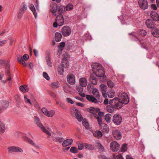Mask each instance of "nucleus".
Segmentation results:
<instances>
[{
	"label": "nucleus",
	"mask_w": 159,
	"mask_h": 159,
	"mask_svg": "<svg viewBox=\"0 0 159 159\" xmlns=\"http://www.w3.org/2000/svg\"><path fill=\"white\" fill-rule=\"evenodd\" d=\"M65 7L66 11H69L72 9L73 5L71 4H69Z\"/></svg>",
	"instance_id": "a19ab883"
},
{
	"label": "nucleus",
	"mask_w": 159,
	"mask_h": 159,
	"mask_svg": "<svg viewBox=\"0 0 159 159\" xmlns=\"http://www.w3.org/2000/svg\"><path fill=\"white\" fill-rule=\"evenodd\" d=\"M43 76L47 80H48L50 79V77L48 74L46 72H43Z\"/></svg>",
	"instance_id": "5fc2aeb1"
},
{
	"label": "nucleus",
	"mask_w": 159,
	"mask_h": 159,
	"mask_svg": "<svg viewBox=\"0 0 159 159\" xmlns=\"http://www.w3.org/2000/svg\"><path fill=\"white\" fill-rule=\"evenodd\" d=\"M41 110L44 114L48 116V111L47 109L45 107H43L42 109Z\"/></svg>",
	"instance_id": "09e8293b"
},
{
	"label": "nucleus",
	"mask_w": 159,
	"mask_h": 159,
	"mask_svg": "<svg viewBox=\"0 0 159 159\" xmlns=\"http://www.w3.org/2000/svg\"><path fill=\"white\" fill-rule=\"evenodd\" d=\"M65 11V7L61 6L58 7V12L59 13V15L63 13H64Z\"/></svg>",
	"instance_id": "bb28decb"
},
{
	"label": "nucleus",
	"mask_w": 159,
	"mask_h": 159,
	"mask_svg": "<svg viewBox=\"0 0 159 159\" xmlns=\"http://www.w3.org/2000/svg\"><path fill=\"white\" fill-rule=\"evenodd\" d=\"M58 6L56 4H52L50 5V10L52 13V15L56 16L57 13L58 12Z\"/></svg>",
	"instance_id": "9b49d317"
},
{
	"label": "nucleus",
	"mask_w": 159,
	"mask_h": 159,
	"mask_svg": "<svg viewBox=\"0 0 159 159\" xmlns=\"http://www.w3.org/2000/svg\"><path fill=\"white\" fill-rule=\"evenodd\" d=\"M59 85L60 84L58 82H56L52 83L51 84V86L52 88L54 89L59 87Z\"/></svg>",
	"instance_id": "e433bc0d"
},
{
	"label": "nucleus",
	"mask_w": 159,
	"mask_h": 159,
	"mask_svg": "<svg viewBox=\"0 0 159 159\" xmlns=\"http://www.w3.org/2000/svg\"><path fill=\"white\" fill-rule=\"evenodd\" d=\"M64 19L62 15H58L56 17L55 21L53 24V26L54 28L57 27L58 26H61L64 24Z\"/></svg>",
	"instance_id": "7ed1b4c3"
},
{
	"label": "nucleus",
	"mask_w": 159,
	"mask_h": 159,
	"mask_svg": "<svg viewBox=\"0 0 159 159\" xmlns=\"http://www.w3.org/2000/svg\"><path fill=\"white\" fill-rule=\"evenodd\" d=\"M84 147V145L83 143H80L78 144V148L79 150H82Z\"/></svg>",
	"instance_id": "052dcab7"
},
{
	"label": "nucleus",
	"mask_w": 159,
	"mask_h": 159,
	"mask_svg": "<svg viewBox=\"0 0 159 159\" xmlns=\"http://www.w3.org/2000/svg\"><path fill=\"white\" fill-rule=\"evenodd\" d=\"M98 157L100 159H108L104 155H100L98 156Z\"/></svg>",
	"instance_id": "69168bd1"
},
{
	"label": "nucleus",
	"mask_w": 159,
	"mask_h": 159,
	"mask_svg": "<svg viewBox=\"0 0 159 159\" xmlns=\"http://www.w3.org/2000/svg\"><path fill=\"white\" fill-rule=\"evenodd\" d=\"M116 157L117 159H124L123 157L120 154L117 155L116 156Z\"/></svg>",
	"instance_id": "774afa93"
},
{
	"label": "nucleus",
	"mask_w": 159,
	"mask_h": 159,
	"mask_svg": "<svg viewBox=\"0 0 159 159\" xmlns=\"http://www.w3.org/2000/svg\"><path fill=\"white\" fill-rule=\"evenodd\" d=\"M137 39L140 42V44L141 45L142 47L145 49L147 48V45L145 41L141 40L138 38H137Z\"/></svg>",
	"instance_id": "c85d7f7f"
},
{
	"label": "nucleus",
	"mask_w": 159,
	"mask_h": 159,
	"mask_svg": "<svg viewBox=\"0 0 159 159\" xmlns=\"http://www.w3.org/2000/svg\"><path fill=\"white\" fill-rule=\"evenodd\" d=\"M107 95L109 98H111L114 96L115 93L113 92L109 91L107 92Z\"/></svg>",
	"instance_id": "3c124183"
},
{
	"label": "nucleus",
	"mask_w": 159,
	"mask_h": 159,
	"mask_svg": "<svg viewBox=\"0 0 159 159\" xmlns=\"http://www.w3.org/2000/svg\"><path fill=\"white\" fill-rule=\"evenodd\" d=\"M151 16L152 18L155 21H157L159 20L158 14L155 11H152L151 12Z\"/></svg>",
	"instance_id": "4468645a"
},
{
	"label": "nucleus",
	"mask_w": 159,
	"mask_h": 159,
	"mask_svg": "<svg viewBox=\"0 0 159 159\" xmlns=\"http://www.w3.org/2000/svg\"><path fill=\"white\" fill-rule=\"evenodd\" d=\"M92 71L94 74H91L89 80L94 85L97 84V80L95 76L102 79L101 80L102 82L106 80V77L105 75V71L100 64L95 63L92 66Z\"/></svg>",
	"instance_id": "f03ea898"
},
{
	"label": "nucleus",
	"mask_w": 159,
	"mask_h": 159,
	"mask_svg": "<svg viewBox=\"0 0 159 159\" xmlns=\"http://www.w3.org/2000/svg\"><path fill=\"white\" fill-rule=\"evenodd\" d=\"M63 140V139L62 137H56V141L59 143H61Z\"/></svg>",
	"instance_id": "6e6d98bb"
},
{
	"label": "nucleus",
	"mask_w": 159,
	"mask_h": 159,
	"mask_svg": "<svg viewBox=\"0 0 159 159\" xmlns=\"http://www.w3.org/2000/svg\"><path fill=\"white\" fill-rule=\"evenodd\" d=\"M71 31V29L69 26H65L62 28L61 32L64 36L67 37L70 35Z\"/></svg>",
	"instance_id": "39448f33"
},
{
	"label": "nucleus",
	"mask_w": 159,
	"mask_h": 159,
	"mask_svg": "<svg viewBox=\"0 0 159 159\" xmlns=\"http://www.w3.org/2000/svg\"><path fill=\"white\" fill-rule=\"evenodd\" d=\"M98 157L100 159H108L104 155H100L98 156Z\"/></svg>",
	"instance_id": "338daca9"
},
{
	"label": "nucleus",
	"mask_w": 159,
	"mask_h": 159,
	"mask_svg": "<svg viewBox=\"0 0 159 159\" xmlns=\"http://www.w3.org/2000/svg\"><path fill=\"white\" fill-rule=\"evenodd\" d=\"M55 114V111L53 110H51L49 112L48 111V117H52Z\"/></svg>",
	"instance_id": "4d7b16f0"
},
{
	"label": "nucleus",
	"mask_w": 159,
	"mask_h": 159,
	"mask_svg": "<svg viewBox=\"0 0 159 159\" xmlns=\"http://www.w3.org/2000/svg\"><path fill=\"white\" fill-rule=\"evenodd\" d=\"M102 93L107 92V86L104 84H101L100 85Z\"/></svg>",
	"instance_id": "f704fd0d"
},
{
	"label": "nucleus",
	"mask_w": 159,
	"mask_h": 159,
	"mask_svg": "<svg viewBox=\"0 0 159 159\" xmlns=\"http://www.w3.org/2000/svg\"><path fill=\"white\" fill-rule=\"evenodd\" d=\"M99 126L103 132L108 133L109 131L108 126L107 124L104 123L99 125Z\"/></svg>",
	"instance_id": "f3484780"
},
{
	"label": "nucleus",
	"mask_w": 159,
	"mask_h": 159,
	"mask_svg": "<svg viewBox=\"0 0 159 159\" xmlns=\"http://www.w3.org/2000/svg\"><path fill=\"white\" fill-rule=\"evenodd\" d=\"M92 92L93 95L96 98H99V93L98 90L96 88H93L92 89Z\"/></svg>",
	"instance_id": "7c9ffc66"
},
{
	"label": "nucleus",
	"mask_w": 159,
	"mask_h": 159,
	"mask_svg": "<svg viewBox=\"0 0 159 159\" xmlns=\"http://www.w3.org/2000/svg\"><path fill=\"white\" fill-rule=\"evenodd\" d=\"M46 61L48 65L50 67H52V62L51 60V57L50 54L49 53H47L46 56Z\"/></svg>",
	"instance_id": "4be33fe9"
},
{
	"label": "nucleus",
	"mask_w": 159,
	"mask_h": 159,
	"mask_svg": "<svg viewBox=\"0 0 159 159\" xmlns=\"http://www.w3.org/2000/svg\"><path fill=\"white\" fill-rule=\"evenodd\" d=\"M111 114L109 113L107 114L105 116V119L106 121L108 123H110L111 122Z\"/></svg>",
	"instance_id": "c9c22d12"
},
{
	"label": "nucleus",
	"mask_w": 159,
	"mask_h": 159,
	"mask_svg": "<svg viewBox=\"0 0 159 159\" xmlns=\"http://www.w3.org/2000/svg\"><path fill=\"white\" fill-rule=\"evenodd\" d=\"M28 143H29L31 145H32L34 146L35 147L37 148H39V146L38 145H37L36 144L34 143L33 141L31 139H29V140L28 141Z\"/></svg>",
	"instance_id": "de8ad7c7"
},
{
	"label": "nucleus",
	"mask_w": 159,
	"mask_h": 159,
	"mask_svg": "<svg viewBox=\"0 0 159 159\" xmlns=\"http://www.w3.org/2000/svg\"><path fill=\"white\" fill-rule=\"evenodd\" d=\"M100 109L98 108H94L91 107L87 109V111L93 114L95 117L96 115H98L97 113L100 111Z\"/></svg>",
	"instance_id": "f8f14e48"
},
{
	"label": "nucleus",
	"mask_w": 159,
	"mask_h": 159,
	"mask_svg": "<svg viewBox=\"0 0 159 159\" xmlns=\"http://www.w3.org/2000/svg\"><path fill=\"white\" fill-rule=\"evenodd\" d=\"M84 147L85 149L89 150H93L94 148L93 145L88 143L85 144Z\"/></svg>",
	"instance_id": "72a5a7b5"
},
{
	"label": "nucleus",
	"mask_w": 159,
	"mask_h": 159,
	"mask_svg": "<svg viewBox=\"0 0 159 159\" xmlns=\"http://www.w3.org/2000/svg\"><path fill=\"white\" fill-rule=\"evenodd\" d=\"M41 129L43 132L46 134L48 135H51V134L50 133V132H49L48 130H47L44 126H43L42 128H41Z\"/></svg>",
	"instance_id": "c03bdc74"
},
{
	"label": "nucleus",
	"mask_w": 159,
	"mask_h": 159,
	"mask_svg": "<svg viewBox=\"0 0 159 159\" xmlns=\"http://www.w3.org/2000/svg\"><path fill=\"white\" fill-rule=\"evenodd\" d=\"M1 108L2 110H5L9 106V102L7 100H2L1 102Z\"/></svg>",
	"instance_id": "a211bd4d"
},
{
	"label": "nucleus",
	"mask_w": 159,
	"mask_h": 159,
	"mask_svg": "<svg viewBox=\"0 0 159 159\" xmlns=\"http://www.w3.org/2000/svg\"><path fill=\"white\" fill-rule=\"evenodd\" d=\"M67 80L68 82L71 85H73L75 83V78L73 74L68 75L67 76Z\"/></svg>",
	"instance_id": "9d476101"
},
{
	"label": "nucleus",
	"mask_w": 159,
	"mask_h": 159,
	"mask_svg": "<svg viewBox=\"0 0 159 159\" xmlns=\"http://www.w3.org/2000/svg\"><path fill=\"white\" fill-rule=\"evenodd\" d=\"M34 106L36 108H39V106L37 102L35 100L33 102Z\"/></svg>",
	"instance_id": "680f3d73"
},
{
	"label": "nucleus",
	"mask_w": 159,
	"mask_h": 159,
	"mask_svg": "<svg viewBox=\"0 0 159 159\" xmlns=\"http://www.w3.org/2000/svg\"><path fill=\"white\" fill-rule=\"evenodd\" d=\"M74 112L75 113L76 117L77 119L78 120L79 122L81 121L83 119L82 116L80 111L75 107L74 108Z\"/></svg>",
	"instance_id": "2eb2a0df"
},
{
	"label": "nucleus",
	"mask_w": 159,
	"mask_h": 159,
	"mask_svg": "<svg viewBox=\"0 0 159 159\" xmlns=\"http://www.w3.org/2000/svg\"><path fill=\"white\" fill-rule=\"evenodd\" d=\"M61 65H63L64 68H67L69 66V62L67 60H65L64 59H62L61 61Z\"/></svg>",
	"instance_id": "2f4dec72"
},
{
	"label": "nucleus",
	"mask_w": 159,
	"mask_h": 159,
	"mask_svg": "<svg viewBox=\"0 0 159 159\" xmlns=\"http://www.w3.org/2000/svg\"><path fill=\"white\" fill-rule=\"evenodd\" d=\"M127 144L126 143L124 144L122 147L121 148V151L122 152H125L127 150Z\"/></svg>",
	"instance_id": "37998d69"
},
{
	"label": "nucleus",
	"mask_w": 159,
	"mask_h": 159,
	"mask_svg": "<svg viewBox=\"0 0 159 159\" xmlns=\"http://www.w3.org/2000/svg\"><path fill=\"white\" fill-rule=\"evenodd\" d=\"M30 10L33 12V14L34 16L35 19H36L37 17V13L34 5L32 4H30Z\"/></svg>",
	"instance_id": "a878e982"
},
{
	"label": "nucleus",
	"mask_w": 159,
	"mask_h": 159,
	"mask_svg": "<svg viewBox=\"0 0 159 159\" xmlns=\"http://www.w3.org/2000/svg\"><path fill=\"white\" fill-rule=\"evenodd\" d=\"M98 157L100 159H108L104 155H100L98 156Z\"/></svg>",
	"instance_id": "0e129e2a"
},
{
	"label": "nucleus",
	"mask_w": 159,
	"mask_h": 159,
	"mask_svg": "<svg viewBox=\"0 0 159 159\" xmlns=\"http://www.w3.org/2000/svg\"><path fill=\"white\" fill-rule=\"evenodd\" d=\"M34 121L36 124L39 127L40 129L42 128L43 126L41 122L39 119V117L36 116H34Z\"/></svg>",
	"instance_id": "412c9836"
},
{
	"label": "nucleus",
	"mask_w": 159,
	"mask_h": 159,
	"mask_svg": "<svg viewBox=\"0 0 159 159\" xmlns=\"http://www.w3.org/2000/svg\"><path fill=\"white\" fill-rule=\"evenodd\" d=\"M98 157L100 159H108L104 155H100L98 156Z\"/></svg>",
	"instance_id": "e2e57ef3"
},
{
	"label": "nucleus",
	"mask_w": 159,
	"mask_h": 159,
	"mask_svg": "<svg viewBox=\"0 0 159 159\" xmlns=\"http://www.w3.org/2000/svg\"><path fill=\"white\" fill-rule=\"evenodd\" d=\"M17 59L18 61L19 62H21L24 60L23 59V57L20 55H18L17 56Z\"/></svg>",
	"instance_id": "13d9d810"
},
{
	"label": "nucleus",
	"mask_w": 159,
	"mask_h": 159,
	"mask_svg": "<svg viewBox=\"0 0 159 159\" xmlns=\"http://www.w3.org/2000/svg\"><path fill=\"white\" fill-rule=\"evenodd\" d=\"M78 151L77 148L75 147H72L70 149V152L74 153L78 152Z\"/></svg>",
	"instance_id": "ea45409f"
},
{
	"label": "nucleus",
	"mask_w": 159,
	"mask_h": 159,
	"mask_svg": "<svg viewBox=\"0 0 159 159\" xmlns=\"http://www.w3.org/2000/svg\"><path fill=\"white\" fill-rule=\"evenodd\" d=\"M86 98L89 101L93 103H97L98 102L97 100L92 95H86Z\"/></svg>",
	"instance_id": "dca6fc26"
},
{
	"label": "nucleus",
	"mask_w": 159,
	"mask_h": 159,
	"mask_svg": "<svg viewBox=\"0 0 159 159\" xmlns=\"http://www.w3.org/2000/svg\"><path fill=\"white\" fill-rule=\"evenodd\" d=\"M94 117L97 119V122L99 126L103 123L102 122V117L100 116H98V115H96Z\"/></svg>",
	"instance_id": "58836bf2"
},
{
	"label": "nucleus",
	"mask_w": 159,
	"mask_h": 159,
	"mask_svg": "<svg viewBox=\"0 0 159 159\" xmlns=\"http://www.w3.org/2000/svg\"><path fill=\"white\" fill-rule=\"evenodd\" d=\"M113 137L116 140H119L121 139L122 136L120 130L115 129L112 132Z\"/></svg>",
	"instance_id": "6e6552de"
},
{
	"label": "nucleus",
	"mask_w": 159,
	"mask_h": 159,
	"mask_svg": "<svg viewBox=\"0 0 159 159\" xmlns=\"http://www.w3.org/2000/svg\"><path fill=\"white\" fill-rule=\"evenodd\" d=\"M26 8H27L26 6V5L24 3H23L22 4L20 7L19 11L21 12V13H24L25 11H26Z\"/></svg>",
	"instance_id": "473e14b6"
},
{
	"label": "nucleus",
	"mask_w": 159,
	"mask_h": 159,
	"mask_svg": "<svg viewBox=\"0 0 159 159\" xmlns=\"http://www.w3.org/2000/svg\"><path fill=\"white\" fill-rule=\"evenodd\" d=\"M24 101L25 103H29L30 105H32V103L30 100L27 98V96L26 95L24 96Z\"/></svg>",
	"instance_id": "8fccbe9b"
},
{
	"label": "nucleus",
	"mask_w": 159,
	"mask_h": 159,
	"mask_svg": "<svg viewBox=\"0 0 159 159\" xmlns=\"http://www.w3.org/2000/svg\"><path fill=\"white\" fill-rule=\"evenodd\" d=\"M15 98L16 101L17 102V103L19 104L20 103V97L18 95L15 96Z\"/></svg>",
	"instance_id": "a18cd8bd"
},
{
	"label": "nucleus",
	"mask_w": 159,
	"mask_h": 159,
	"mask_svg": "<svg viewBox=\"0 0 159 159\" xmlns=\"http://www.w3.org/2000/svg\"><path fill=\"white\" fill-rule=\"evenodd\" d=\"M93 136L98 138L101 137L102 136V134L100 131H96L94 132L93 133Z\"/></svg>",
	"instance_id": "cd10ccee"
},
{
	"label": "nucleus",
	"mask_w": 159,
	"mask_h": 159,
	"mask_svg": "<svg viewBox=\"0 0 159 159\" xmlns=\"http://www.w3.org/2000/svg\"><path fill=\"white\" fill-rule=\"evenodd\" d=\"M110 148L113 152L117 151L120 148V145L116 141H113L110 144Z\"/></svg>",
	"instance_id": "423d86ee"
},
{
	"label": "nucleus",
	"mask_w": 159,
	"mask_h": 159,
	"mask_svg": "<svg viewBox=\"0 0 159 159\" xmlns=\"http://www.w3.org/2000/svg\"><path fill=\"white\" fill-rule=\"evenodd\" d=\"M22 57L24 60H25V61H27L28 60L29 56V55L27 54H25L23 55Z\"/></svg>",
	"instance_id": "bf43d9fd"
},
{
	"label": "nucleus",
	"mask_w": 159,
	"mask_h": 159,
	"mask_svg": "<svg viewBox=\"0 0 159 159\" xmlns=\"http://www.w3.org/2000/svg\"><path fill=\"white\" fill-rule=\"evenodd\" d=\"M107 84L108 87L110 88H112L114 86L113 82L111 80H109L107 81Z\"/></svg>",
	"instance_id": "603ef678"
},
{
	"label": "nucleus",
	"mask_w": 159,
	"mask_h": 159,
	"mask_svg": "<svg viewBox=\"0 0 159 159\" xmlns=\"http://www.w3.org/2000/svg\"><path fill=\"white\" fill-rule=\"evenodd\" d=\"M6 68L7 69L6 72V75L7 77H8L6 80V82H7V81L11 80V76L10 71H9L10 66H9L8 67H7V65Z\"/></svg>",
	"instance_id": "aec40b11"
},
{
	"label": "nucleus",
	"mask_w": 159,
	"mask_h": 159,
	"mask_svg": "<svg viewBox=\"0 0 159 159\" xmlns=\"http://www.w3.org/2000/svg\"><path fill=\"white\" fill-rule=\"evenodd\" d=\"M65 43L64 42H62L58 46V48H59V49L61 51H62L64 48L65 46Z\"/></svg>",
	"instance_id": "79ce46f5"
},
{
	"label": "nucleus",
	"mask_w": 159,
	"mask_h": 159,
	"mask_svg": "<svg viewBox=\"0 0 159 159\" xmlns=\"http://www.w3.org/2000/svg\"><path fill=\"white\" fill-rule=\"evenodd\" d=\"M129 102V98L126 94H122L118 98H115L109 101V105L107 107V111L112 113L115 110H119L121 108L123 104H127Z\"/></svg>",
	"instance_id": "f257e3e1"
},
{
	"label": "nucleus",
	"mask_w": 159,
	"mask_h": 159,
	"mask_svg": "<svg viewBox=\"0 0 159 159\" xmlns=\"http://www.w3.org/2000/svg\"><path fill=\"white\" fill-rule=\"evenodd\" d=\"M112 122L116 125H118L121 124L122 122V117L120 115L115 114L113 116Z\"/></svg>",
	"instance_id": "20e7f679"
},
{
	"label": "nucleus",
	"mask_w": 159,
	"mask_h": 159,
	"mask_svg": "<svg viewBox=\"0 0 159 159\" xmlns=\"http://www.w3.org/2000/svg\"><path fill=\"white\" fill-rule=\"evenodd\" d=\"M152 35L156 37H159V30L158 29H156L154 32H152Z\"/></svg>",
	"instance_id": "4c0bfd02"
},
{
	"label": "nucleus",
	"mask_w": 159,
	"mask_h": 159,
	"mask_svg": "<svg viewBox=\"0 0 159 159\" xmlns=\"http://www.w3.org/2000/svg\"><path fill=\"white\" fill-rule=\"evenodd\" d=\"M73 140L71 139H67L64 140L62 143V146L63 147H66L70 145L73 143Z\"/></svg>",
	"instance_id": "6ab92c4d"
},
{
	"label": "nucleus",
	"mask_w": 159,
	"mask_h": 159,
	"mask_svg": "<svg viewBox=\"0 0 159 159\" xmlns=\"http://www.w3.org/2000/svg\"><path fill=\"white\" fill-rule=\"evenodd\" d=\"M20 90L23 93H26L29 90V88L26 85H21L19 87Z\"/></svg>",
	"instance_id": "b1692460"
},
{
	"label": "nucleus",
	"mask_w": 159,
	"mask_h": 159,
	"mask_svg": "<svg viewBox=\"0 0 159 159\" xmlns=\"http://www.w3.org/2000/svg\"><path fill=\"white\" fill-rule=\"evenodd\" d=\"M64 68L63 65H61L59 66L57 68V71L59 74L61 75L63 74L64 71Z\"/></svg>",
	"instance_id": "c756f323"
},
{
	"label": "nucleus",
	"mask_w": 159,
	"mask_h": 159,
	"mask_svg": "<svg viewBox=\"0 0 159 159\" xmlns=\"http://www.w3.org/2000/svg\"><path fill=\"white\" fill-rule=\"evenodd\" d=\"M80 85L83 87H86L87 85V80L84 78H80Z\"/></svg>",
	"instance_id": "5701e85b"
},
{
	"label": "nucleus",
	"mask_w": 159,
	"mask_h": 159,
	"mask_svg": "<svg viewBox=\"0 0 159 159\" xmlns=\"http://www.w3.org/2000/svg\"><path fill=\"white\" fill-rule=\"evenodd\" d=\"M146 24L147 27L149 28H153L155 26L154 21L152 20L148 19L146 21Z\"/></svg>",
	"instance_id": "ddd939ff"
},
{
	"label": "nucleus",
	"mask_w": 159,
	"mask_h": 159,
	"mask_svg": "<svg viewBox=\"0 0 159 159\" xmlns=\"http://www.w3.org/2000/svg\"><path fill=\"white\" fill-rule=\"evenodd\" d=\"M138 3L139 7L143 9H146L148 7V2L146 0H139Z\"/></svg>",
	"instance_id": "0eeeda50"
},
{
	"label": "nucleus",
	"mask_w": 159,
	"mask_h": 159,
	"mask_svg": "<svg viewBox=\"0 0 159 159\" xmlns=\"http://www.w3.org/2000/svg\"><path fill=\"white\" fill-rule=\"evenodd\" d=\"M62 38V35L61 33L57 32L55 34V40L56 42H59L61 40Z\"/></svg>",
	"instance_id": "393cba45"
},
{
	"label": "nucleus",
	"mask_w": 159,
	"mask_h": 159,
	"mask_svg": "<svg viewBox=\"0 0 159 159\" xmlns=\"http://www.w3.org/2000/svg\"><path fill=\"white\" fill-rule=\"evenodd\" d=\"M8 151L9 152H22L23 150L18 147H10L8 148Z\"/></svg>",
	"instance_id": "1a4fd4ad"
},
{
	"label": "nucleus",
	"mask_w": 159,
	"mask_h": 159,
	"mask_svg": "<svg viewBox=\"0 0 159 159\" xmlns=\"http://www.w3.org/2000/svg\"><path fill=\"white\" fill-rule=\"evenodd\" d=\"M139 34L142 36H145L146 35L147 32L145 30H142L140 31Z\"/></svg>",
	"instance_id": "864d4df0"
},
{
	"label": "nucleus",
	"mask_w": 159,
	"mask_h": 159,
	"mask_svg": "<svg viewBox=\"0 0 159 159\" xmlns=\"http://www.w3.org/2000/svg\"><path fill=\"white\" fill-rule=\"evenodd\" d=\"M48 93L52 97L54 98H57V94L54 93L51 91H48Z\"/></svg>",
	"instance_id": "49530a36"
}]
</instances>
